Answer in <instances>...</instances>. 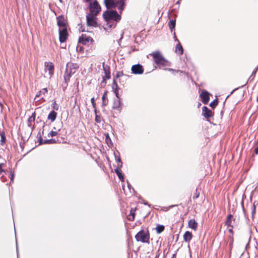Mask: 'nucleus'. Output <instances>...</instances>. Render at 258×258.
I'll return each instance as SVG.
<instances>
[{
    "label": "nucleus",
    "instance_id": "1",
    "mask_svg": "<svg viewBox=\"0 0 258 258\" xmlns=\"http://www.w3.org/2000/svg\"><path fill=\"white\" fill-rule=\"evenodd\" d=\"M103 16L106 22L103 28L106 31L115 28L116 22L121 19V16L116 11H106L104 12Z\"/></svg>",
    "mask_w": 258,
    "mask_h": 258
},
{
    "label": "nucleus",
    "instance_id": "2",
    "mask_svg": "<svg viewBox=\"0 0 258 258\" xmlns=\"http://www.w3.org/2000/svg\"><path fill=\"white\" fill-rule=\"evenodd\" d=\"M153 56L155 63L159 66L160 68L167 70L170 72H174V70L172 69H165V67L170 66L171 63L166 60L161 53L158 51H155L151 53Z\"/></svg>",
    "mask_w": 258,
    "mask_h": 258
},
{
    "label": "nucleus",
    "instance_id": "3",
    "mask_svg": "<svg viewBox=\"0 0 258 258\" xmlns=\"http://www.w3.org/2000/svg\"><path fill=\"white\" fill-rule=\"evenodd\" d=\"M79 68L77 63L69 62L67 64L64 79L66 82L70 80L71 76L75 74Z\"/></svg>",
    "mask_w": 258,
    "mask_h": 258
},
{
    "label": "nucleus",
    "instance_id": "4",
    "mask_svg": "<svg viewBox=\"0 0 258 258\" xmlns=\"http://www.w3.org/2000/svg\"><path fill=\"white\" fill-rule=\"evenodd\" d=\"M136 240L143 243H148L149 235L147 232L144 230H141L135 236Z\"/></svg>",
    "mask_w": 258,
    "mask_h": 258
},
{
    "label": "nucleus",
    "instance_id": "5",
    "mask_svg": "<svg viewBox=\"0 0 258 258\" xmlns=\"http://www.w3.org/2000/svg\"><path fill=\"white\" fill-rule=\"evenodd\" d=\"M44 71L46 76L50 78L53 74L54 66L51 62H45L44 63Z\"/></svg>",
    "mask_w": 258,
    "mask_h": 258
},
{
    "label": "nucleus",
    "instance_id": "6",
    "mask_svg": "<svg viewBox=\"0 0 258 258\" xmlns=\"http://www.w3.org/2000/svg\"><path fill=\"white\" fill-rule=\"evenodd\" d=\"M90 14L97 15L101 10V7L96 1L90 3L89 5Z\"/></svg>",
    "mask_w": 258,
    "mask_h": 258
},
{
    "label": "nucleus",
    "instance_id": "7",
    "mask_svg": "<svg viewBox=\"0 0 258 258\" xmlns=\"http://www.w3.org/2000/svg\"><path fill=\"white\" fill-rule=\"evenodd\" d=\"M96 15L92 14H89L87 15V23L88 26L93 27H97L98 26Z\"/></svg>",
    "mask_w": 258,
    "mask_h": 258
},
{
    "label": "nucleus",
    "instance_id": "8",
    "mask_svg": "<svg viewBox=\"0 0 258 258\" xmlns=\"http://www.w3.org/2000/svg\"><path fill=\"white\" fill-rule=\"evenodd\" d=\"M68 37L67 28L59 29V40L61 43L66 41Z\"/></svg>",
    "mask_w": 258,
    "mask_h": 258
},
{
    "label": "nucleus",
    "instance_id": "9",
    "mask_svg": "<svg viewBox=\"0 0 258 258\" xmlns=\"http://www.w3.org/2000/svg\"><path fill=\"white\" fill-rule=\"evenodd\" d=\"M93 42V39L91 37L87 36L86 35H82L79 39V42L84 45H86Z\"/></svg>",
    "mask_w": 258,
    "mask_h": 258
},
{
    "label": "nucleus",
    "instance_id": "10",
    "mask_svg": "<svg viewBox=\"0 0 258 258\" xmlns=\"http://www.w3.org/2000/svg\"><path fill=\"white\" fill-rule=\"evenodd\" d=\"M132 72L134 74H142L143 73V69L141 64L133 65L132 67Z\"/></svg>",
    "mask_w": 258,
    "mask_h": 258
},
{
    "label": "nucleus",
    "instance_id": "11",
    "mask_svg": "<svg viewBox=\"0 0 258 258\" xmlns=\"http://www.w3.org/2000/svg\"><path fill=\"white\" fill-rule=\"evenodd\" d=\"M57 23L59 29H63L66 27V24L63 17L60 16L57 18Z\"/></svg>",
    "mask_w": 258,
    "mask_h": 258
},
{
    "label": "nucleus",
    "instance_id": "12",
    "mask_svg": "<svg viewBox=\"0 0 258 258\" xmlns=\"http://www.w3.org/2000/svg\"><path fill=\"white\" fill-rule=\"evenodd\" d=\"M202 101L203 103L207 104L209 101V93L207 91H203L200 94Z\"/></svg>",
    "mask_w": 258,
    "mask_h": 258
},
{
    "label": "nucleus",
    "instance_id": "13",
    "mask_svg": "<svg viewBox=\"0 0 258 258\" xmlns=\"http://www.w3.org/2000/svg\"><path fill=\"white\" fill-rule=\"evenodd\" d=\"M203 115L207 118L213 116L212 111L208 109L207 107H203Z\"/></svg>",
    "mask_w": 258,
    "mask_h": 258
},
{
    "label": "nucleus",
    "instance_id": "14",
    "mask_svg": "<svg viewBox=\"0 0 258 258\" xmlns=\"http://www.w3.org/2000/svg\"><path fill=\"white\" fill-rule=\"evenodd\" d=\"M47 93V89L46 88H43L42 90H40L36 95L35 98V100L36 101H39L37 98L40 97L41 99L43 98V96L45 95L46 93Z\"/></svg>",
    "mask_w": 258,
    "mask_h": 258
},
{
    "label": "nucleus",
    "instance_id": "15",
    "mask_svg": "<svg viewBox=\"0 0 258 258\" xmlns=\"http://www.w3.org/2000/svg\"><path fill=\"white\" fill-rule=\"evenodd\" d=\"M192 237V235L191 232L186 231L183 235V239L186 242H189Z\"/></svg>",
    "mask_w": 258,
    "mask_h": 258
},
{
    "label": "nucleus",
    "instance_id": "16",
    "mask_svg": "<svg viewBox=\"0 0 258 258\" xmlns=\"http://www.w3.org/2000/svg\"><path fill=\"white\" fill-rule=\"evenodd\" d=\"M188 225L190 228L195 231L197 229L198 224L194 219H191L188 221Z\"/></svg>",
    "mask_w": 258,
    "mask_h": 258
},
{
    "label": "nucleus",
    "instance_id": "17",
    "mask_svg": "<svg viewBox=\"0 0 258 258\" xmlns=\"http://www.w3.org/2000/svg\"><path fill=\"white\" fill-rule=\"evenodd\" d=\"M57 113L54 111H51L48 116V119L50 120L51 121L55 120L56 117Z\"/></svg>",
    "mask_w": 258,
    "mask_h": 258
},
{
    "label": "nucleus",
    "instance_id": "18",
    "mask_svg": "<svg viewBox=\"0 0 258 258\" xmlns=\"http://www.w3.org/2000/svg\"><path fill=\"white\" fill-rule=\"evenodd\" d=\"M104 3L107 8H111L114 6L113 0H104Z\"/></svg>",
    "mask_w": 258,
    "mask_h": 258
},
{
    "label": "nucleus",
    "instance_id": "19",
    "mask_svg": "<svg viewBox=\"0 0 258 258\" xmlns=\"http://www.w3.org/2000/svg\"><path fill=\"white\" fill-rule=\"evenodd\" d=\"M102 105L106 106L108 104V99L107 98V93L105 92L102 97Z\"/></svg>",
    "mask_w": 258,
    "mask_h": 258
},
{
    "label": "nucleus",
    "instance_id": "20",
    "mask_svg": "<svg viewBox=\"0 0 258 258\" xmlns=\"http://www.w3.org/2000/svg\"><path fill=\"white\" fill-rule=\"evenodd\" d=\"M176 52H178L179 54H182L183 53L182 47L179 43L176 45Z\"/></svg>",
    "mask_w": 258,
    "mask_h": 258
},
{
    "label": "nucleus",
    "instance_id": "21",
    "mask_svg": "<svg viewBox=\"0 0 258 258\" xmlns=\"http://www.w3.org/2000/svg\"><path fill=\"white\" fill-rule=\"evenodd\" d=\"M115 172L117 175L118 178L122 181H123V177L121 173V171L118 169V168H116L115 169Z\"/></svg>",
    "mask_w": 258,
    "mask_h": 258
},
{
    "label": "nucleus",
    "instance_id": "22",
    "mask_svg": "<svg viewBox=\"0 0 258 258\" xmlns=\"http://www.w3.org/2000/svg\"><path fill=\"white\" fill-rule=\"evenodd\" d=\"M164 230V226L162 225H158L156 227V230L157 233L159 234Z\"/></svg>",
    "mask_w": 258,
    "mask_h": 258
},
{
    "label": "nucleus",
    "instance_id": "23",
    "mask_svg": "<svg viewBox=\"0 0 258 258\" xmlns=\"http://www.w3.org/2000/svg\"><path fill=\"white\" fill-rule=\"evenodd\" d=\"M135 211L132 209L130 212V215L128 216V219L129 220L133 221L135 218Z\"/></svg>",
    "mask_w": 258,
    "mask_h": 258
},
{
    "label": "nucleus",
    "instance_id": "24",
    "mask_svg": "<svg viewBox=\"0 0 258 258\" xmlns=\"http://www.w3.org/2000/svg\"><path fill=\"white\" fill-rule=\"evenodd\" d=\"M232 215L231 214H229L227 216V220L225 222V224L228 226H230L232 227V226L231 225V218H232Z\"/></svg>",
    "mask_w": 258,
    "mask_h": 258
},
{
    "label": "nucleus",
    "instance_id": "25",
    "mask_svg": "<svg viewBox=\"0 0 258 258\" xmlns=\"http://www.w3.org/2000/svg\"><path fill=\"white\" fill-rule=\"evenodd\" d=\"M115 157V160L117 163V166L118 167H122V163L121 162V159L119 158V157H117L115 153H114Z\"/></svg>",
    "mask_w": 258,
    "mask_h": 258
},
{
    "label": "nucleus",
    "instance_id": "26",
    "mask_svg": "<svg viewBox=\"0 0 258 258\" xmlns=\"http://www.w3.org/2000/svg\"><path fill=\"white\" fill-rule=\"evenodd\" d=\"M105 142L107 143V144L108 145V146L112 145L111 139L110 138L108 134H107L106 135Z\"/></svg>",
    "mask_w": 258,
    "mask_h": 258
},
{
    "label": "nucleus",
    "instance_id": "27",
    "mask_svg": "<svg viewBox=\"0 0 258 258\" xmlns=\"http://www.w3.org/2000/svg\"><path fill=\"white\" fill-rule=\"evenodd\" d=\"M120 105V100H119V99H117L114 102L113 108H117L119 107Z\"/></svg>",
    "mask_w": 258,
    "mask_h": 258
},
{
    "label": "nucleus",
    "instance_id": "28",
    "mask_svg": "<svg viewBox=\"0 0 258 258\" xmlns=\"http://www.w3.org/2000/svg\"><path fill=\"white\" fill-rule=\"evenodd\" d=\"M175 26V20H172L170 21L169 23V27L170 29L172 30L174 28Z\"/></svg>",
    "mask_w": 258,
    "mask_h": 258
},
{
    "label": "nucleus",
    "instance_id": "29",
    "mask_svg": "<svg viewBox=\"0 0 258 258\" xmlns=\"http://www.w3.org/2000/svg\"><path fill=\"white\" fill-rule=\"evenodd\" d=\"M104 71L105 74V76L107 79H109L110 76V72L108 69H107L106 67H104Z\"/></svg>",
    "mask_w": 258,
    "mask_h": 258
},
{
    "label": "nucleus",
    "instance_id": "30",
    "mask_svg": "<svg viewBox=\"0 0 258 258\" xmlns=\"http://www.w3.org/2000/svg\"><path fill=\"white\" fill-rule=\"evenodd\" d=\"M91 102L92 104L93 107L95 109V112L96 113V103L95 102V98L94 97H92L91 99Z\"/></svg>",
    "mask_w": 258,
    "mask_h": 258
},
{
    "label": "nucleus",
    "instance_id": "31",
    "mask_svg": "<svg viewBox=\"0 0 258 258\" xmlns=\"http://www.w3.org/2000/svg\"><path fill=\"white\" fill-rule=\"evenodd\" d=\"M35 118V113H33L31 116H30L28 118L29 122H33L34 121Z\"/></svg>",
    "mask_w": 258,
    "mask_h": 258
},
{
    "label": "nucleus",
    "instance_id": "32",
    "mask_svg": "<svg viewBox=\"0 0 258 258\" xmlns=\"http://www.w3.org/2000/svg\"><path fill=\"white\" fill-rule=\"evenodd\" d=\"M57 135V132L51 131L48 135V137H54Z\"/></svg>",
    "mask_w": 258,
    "mask_h": 258
},
{
    "label": "nucleus",
    "instance_id": "33",
    "mask_svg": "<svg viewBox=\"0 0 258 258\" xmlns=\"http://www.w3.org/2000/svg\"><path fill=\"white\" fill-rule=\"evenodd\" d=\"M217 101L214 100L210 103V105L212 107H215L217 105Z\"/></svg>",
    "mask_w": 258,
    "mask_h": 258
},
{
    "label": "nucleus",
    "instance_id": "34",
    "mask_svg": "<svg viewBox=\"0 0 258 258\" xmlns=\"http://www.w3.org/2000/svg\"><path fill=\"white\" fill-rule=\"evenodd\" d=\"M112 88L113 90H115V89H118V86L115 81L113 82Z\"/></svg>",
    "mask_w": 258,
    "mask_h": 258
},
{
    "label": "nucleus",
    "instance_id": "35",
    "mask_svg": "<svg viewBox=\"0 0 258 258\" xmlns=\"http://www.w3.org/2000/svg\"><path fill=\"white\" fill-rule=\"evenodd\" d=\"M10 179H11V181H13L14 178V173L12 171H11V174H10Z\"/></svg>",
    "mask_w": 258,
    "mask_h": 258
},
{
    "label": "nucleus",
    "instance_id": "36",
    "mask_svg": "<svg viewBox=\"0 0 258 258\" xmlns=\"http://www.w3.org/2000/svg\"><path fill=\"white\" fill-rule=\"evenodd\" d=\"M118 2L121 4V6L120 8H119V9L121 10H122V6H123V5L124 4V0H118Z\"/></svg>",
    "mask_w": 258,
    "mask_h": 258
},
{
    "label": "nucleus",
    "instance_id": "37",
    "mask_svg": "<svg viewBox=\"0 0 258 258\" xmlns=\"http://www.w3.org/2000/svg\"><path fill=\"white\" fill-rule=\"evenodd\" d=\"M114 93H115L117 98L119 99L117 89H115V90H114Z\"/></svg>",
    "mask_w": 258,
    "mask_h": 258
},
{
    "label": "nucleus",
    "instance_id": "38",
    "mask_svg": "<svg viewBox=\"0 0 258 258\" xmlns=\"http://www.w3.org/2000/svg\"><path fill=\"white\" fill-rule=\"evenodd\" d=\"M4 163H1L0 164V175L1 174L2 172H5V170L2 169V167L4 165Z\"/></svg>",
    "mask_w": 258,
    "mask_h": 258
},
{
    "label": "nucleus",
    "instance_id": "39",
    "mask_svg": "<svg viewBox=\"0 0 258 258\" xmlns=\"http://www.w3.org/2000/svg\"><path fill=\"white\" fill-rule=\"evenodd\" d=\"M55 143V141L54 140H47V141H46V143Z\"/></svg>",
    "mask_w": 258,
    "mask_h": 258
},
{
    "label": "nucleus",
    "instance_id": "40",
    "mask_svg": "<svg viewBox=\"0 0 258 258\" xmlns=\"http://www.w3.org/2000/svg\"><path fill=\"white\" fill-rule=\"evenodd\" d=\"M61 48H66V45L65 44H64L63 43H61Z\"/></svg>",
    "mask_w": 258,
    "mask_h": 258
},
{
    "label": "nucleus",
    "instance_id": "41",
    "mask_svg": "<svg viewBox=\"0 0 258 258\" xmlns=\"http://www.w3.org/2000/svg\"><path fill=\"white\" fill-rule=\"evenodd\" d=\"M254 152L256 154H258V146L255 148Z\"/></svg>",
    "mask_w": 258,
    "mask_h": 258
},
{
    "label": "nucleus",
    "instance_id": "42",
    "mask_svg": "<svg viewBox=\"0 0 258 258\" xmlns=\"http://www.w3.org/2000/svg\"><path fill=\"white\" fill-rule=\"evenodd\" d=\"M95 120H96V121L97 122H99V120H98V116H97V115H96V118H95Z\"/></svg>",
    "mask_w": 258,
    "mask_h": 258
},
{
    "label": "nucleus",
    "instance_id": "43",
    "mask_svg": "<svg viewBox=\"0 0 258 258\" xmlns=\"http://www.w3.org/2000/svg\"><path fill=\"white\" fill-rule=\"evenodd\" d=\"M91 1V0H84V2H87V3L89 2H90Z\"/></svg>",
    "mask_w": 258,
    "mask_h": 258
},
{
    "label": "nucleus",
    "instance_id": "44",
    "mask_svg": "<svg viewBox=\"0 0 258 258\" xmlns=\"http://www.w3.org/2000/svg\"><path fill=\"white\" fill-rule=\"evenodd\" d=\"M4 139L5 138L3 136H2V141H3Z\"/></svg>",
    "mask_w": 258,
    "mask_h": 258
},
{
    "label": "nucleus",
    "instance_id": "45",
    "mask_svg": "<svg viewBox=\"0 0 258 258\" xmlns=\"http://www.w3.org/2000/svg\"><path fill=\"white\" fill-rule=\"evenodd\" d=\"M54 108L56 110H58V107H54Z\"/></svg>",
    "mask_w": 258,
    "mask_h": 258
},
{
    "label": "nucleus",
    "instance_id": "46",
    "mask_svg": "<svg viewBox=\"0 0 258 258\" xmlns=\"http://www.w3.org/2000/svg\"><path fill=\"white\" fill-rule=\"evenodd\" d=\"M229 231L230 232H231L232 231V229H229Z\"/></svg>",
    "mask_w": 258,
    "mask_h": 258
},
{
    "label": "nucleus",
    "instance_id": "47",
    "mask_svg": "<svg viewBox=\"0 0 258 258\" xmlns=\"http://www.w3.org/2000/svg\"><path fill=\"white\" fill-rule=\"evenodd\" d=\"M117 77H119V73H118L117 75Z\"/></svg>",
    "mask_w": 258,
    "mask_h": 258
},
{
    "label": "nucleus",
    "instance_id": "48",
    "mask_svg": "<svg viewBox=\"0 0 258 258\" xmlns=\"http://www.w3.org/2000/svg\"><path fill=\"white\" fill-rule=\"evenodd\" d=\"M256 101L258 102V95H257V98H256Z\"/></svg>",
    "mask_w": 258,
    "mask_h": 258
}]
</instances>
